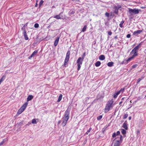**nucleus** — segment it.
I'll return each instance as SVG.
<instances>
[{
    "label": "nucleus",
    "instance_id": "obj_1",
    "mask_svg": "<svg viewBox=\"0 0 146 146\" xmlns=\"http://www.w3.org/2000/svg\"><path fill=\"white\" fill-rule=\"evenodd\" d=\"M70 112V110L67 109L65 111L64 116L62 119V122L61 124L63 127H64L66 125L67 121L69 119Z\"/></svg>",
    "mask_w": 146,
    "mask_h": 146
},
{
    "label": "nucleus",
    "instance_id": "obj_2",
    "mask_svg": "<svg viewBox=\"0 0 146 146\" xmlns=\"http://www.w3.org/2000/svg\"><path fill=\"white\" fill-rule=\"evenodd\" d=\"M113 102V99L110 100L108 102L105 109V112L108 111L111 108H112L113 107L112 104Z\"/></svg>",
    "mask_w": 146,
    "mask_h": 146
},
{
    "label": "nucleus",
    "instance_id": "obj_3",
    "mask_svg": "<svg viewBox=\"0 0 146 146\" xmlns=\"http://www.w3.org/2000/svg\"><path fill=\"white\" fill-rule=\"evenodd\" d=\"M129 12L131 15L137 14L139 13V11H141L140 9H132L130 8H129Z\"/></svg>",
    "mask_w": 146,
    "mask_h": 146
},
{
    "label": "nucleus",
    "instance_id": "obj_4",
    "mask_svg": "<svg viewBox=\"0 0 146 146\" xmlns=\"http://www.w3.org/2000/svg\"><path fill=\"white\" fill-rule=\"evenodd\" d=\"M121 6L120 5H117L114 6L113 8V11L114 13L117 15L118 14V10L121 8Z\"/></svg>",
    "mask_w": 146,
    "mask_h": 146
},
{
    "label": "nucleus",
    "instance_id": "obj_5",
    "mask_svg": "<svg viewBox=\"0 0 146 146\" xmlns=\"http://www.w3.org/2000/svg\"><path fill=\"white\" fill-rule=\"evenodd\" d=\"M22 30H23L24 32L23 33V34L24 36L25 40H27L29 38L27 36V34L26 31L25 29L24 28L22 27L21 29Z\"/></svg>",
    "mask_w": 146,
    "mask_h": 146
},
{
    "label": "nucleus",
    "instance_id": "obj_6",
    "mask_svg": "<svg viewBox=\"0 0 146 146\" xmlns=\"http://www.w3.org/2000/svg\"><path fill=\"white\" fill-rule=\"evenodd\" d=\"M137 51H136L135 49H133L130 52L131 54H133L132 55L135 57L137 56L138 55L137 53Z\"/></svg>",
    "mask_w": 146,
    "mask_h": 146
},
{
    "label": "nucleus",
    "instance_id": "obj_7",
    "mask_svg": "<svg viewBox=\"0 0 146 146\" xmlns=\"http://www.w3.org/2000/svg\"><path fill=\"white\" fill-rule=\"evenodd\" d=\"M62 13V12H61L59 14L54 16L53 17L57 19H62V16H61V14Z\"/></svg>",
    "mask_w": 146,
    "mask_h": 146
},
{
    "label": "nucleus",
    "instance_id": "obj_8",
    "mask_svg": "<svg viewBox=\"0 0 146 146\" xmlns=\"http://www.w3.org/2000/svg\"><path fill=\"white\" fill-rule=\"evenodd\" d=\"M143 31V30H138L137 31H134L133 33V35L135 36H137L138 35L140 34Z\"/></svg>",
    "mask_w": 146,
    "mask_h": 146
},
{
    "label": "nucleus",
    "instance_id": "obj_9",
    "mask_svg": "<svg viewBox=\"0 0 146 146\" xmlns=\"http://www.w3.org/2000/svg\"><path fill=\"white\" fill-rule=\"evenodd\" d=\"M114 146H119L121 143L119 140L114 141Z\"/></svg>",
    "mask_w": 146,
    "mask_h": 146
},
{
    "label": "nucleus",
    "instance_id": "obj_10",
    "mask_svg": "<svg viewBox=\"0 0 146 146\" xmlns=\"http://www.w3.org/2000/svg\"><path fill=\"white\" fill-rule=\"evenodd\" d=\"M28 104V102H26L25 103L23 106L21 108V109L23 111H24L26 108L27 105Z\"/></svg>",
    "mask_w": 146,
    "mask_h": 146
},
{
    "label": "nucleus",
    "instance_id": "obj_11",
    "mask_svg": "<svg viewBox=\"0 0 146 146\" xmlns=\"http://www.w3.org/2000/svg\"><path fill=\"white\" fill-rule=\"evenodd\" d=\"M83 59L81 57H79L77 61V64H82Z\"/></svg>",
    "mask_w": 146,
    "mask_h": 146
},
{
    "label": "nucleus",
    "instance_id": "obj_12",
    "mask_svg": "<svg viewBox=\"0 0 146 146\" xmlns=\"http://www.w3.org/2000/svg\"><path fill=\"white\" fill-rule=\"evenodd\" d=\"M59 38H60L58 36L56 37V39L55 41V42H54V44L55 46H56L57 45L58 42Z\"/></svg>",
    "mask_w": 146,
    "mask_h": 146
},
{
    "label": "nucleus",
    "instance_id": "obj_13",
    "mask_svg": "<svg viewBox=\"0 0 146 146\" xmlns=\"http://www.w3.org/2000/svg\"><path fill=\"white\" fill-rule=\"evenodd\" d=\"M70 53V51L68 50L66 53V57L65 59L69 60Z\"/></svg>",
    "mask_w": 146,
    "mask_h": 146
},
{
    "label": "nucleus",
    "instance_id": "obj_14",
    "mask_svg": "<svg viewBox=\"0 0 146 146\" xmlns=\"http://www.w3.org/2000/svg\"><path fill=\"white\" fill-rule=\"evenodd\" d=\"M126 121H125V122L123 123L122 127H123L125 129L127 130L128 129V127L127 123H126Z\"/></svg>",
    "mask_w": 146,
    "mask_h": 146
},
{
    "label": "nucleus",
    "instance_id": "obj_15",
    "mask_svg": "<svg viewBox=\"0 0 146 146\" xmlns=\"http://www.w3.org/2000/svg\"><path fill=\"white\" fill-rule=\"evenodd\" d=\"M141 45V43H140L137 46H136L135 47V48H134L137 51H138V50H139L140 46Z\"/></svg>",
    "mask_w": 146,
    "mask_h": 146
},
{
    "label": "nucleus",
    "instance_id": "obj_16",
    "mask_svg": "<svg viewBox=\"0 0 146 146\" xmlns=\"http://www.w3.org/2000/svg\"><path fill=\"white\" fill-rule=\"evenodd\" d=\"M33 96L31 95H30L28 96L27 99V102L31 100L33 98Z\"/></svg>",
    "mask_w": 146,
    "mask_h": 146
},
{
    "label": "nucleus",
    "instance_id": "obj_17",
    "mask_svg": "<svg viewBox=\"0 0 146 146\" xmlns=\"http://www.w3.org/2000/svg\"><path fill=\"white\" fill-rule=\"evenodd\" d=\"M5 77L6 76L3 75L1 78V79H0V84H1V83L5 80Z\"/></svg>",
    "mask_w": 146,
    "mask_h": 146
},
{
    "label": "nucleus",
    "instance_id": "obj_18",
    "mask_svg": "<svg viewBox=\"0 0 146 146\" xmlns=\"http://www.w3.org/2000/svg\"><path fill=\"white\" fill-rule=\"evenodd\" d=\"M99 59L100 60H103L105 59V56L104 55H101L99 56Z\"/></svg>",
    "mask_w": 146,
    "mask_h": 146
},
{
    "label": "nucleus",
    "instance_id": "obj_19",
    "mask_svg": "<svg viewBox=\"0 0 146 146\" xmlns=\"http://www.w3.org/2000/svg\"><path fill=\"white\" fill-rule=\"evenodd\" d=\"M114 63L112 62H109L107 63V65L109 67H111L113 66Z\"/></svg>",
    "mask_w": 146,
    "mask_h": 146
},
{
    "label": "nucleus",
    "instance_id": "obj_20",
    "mask_svg": "<svg viewBox=\"0 0 146 146\" xmlns=\"http://www.w3.org/2000/svg\"><path fill=\"white\" fill-rule=\"evenodd\" d=\"M62 95L60 94L59 96L58 99L57 101L58 102H59L62 100Z\"/></svg>",
    "mask_w": 146,
    "mask_h": 146
},
{
    "label": "nucleus",
    "instance_id": "obj_21",
    "mask_svg": "<svg viewBox=\"0 0 146 146\" xmlns=\"http://www.w3.org/2000/svg\"><path fill=\"white\" fill-rule=\"evenodd\" d=\"M101 64V62L99 61H97L95 64V65L96 67H98Z\"/></svg>",
    "mask_w": 146,
    "mask_h": 146
},
{
    "label": "nucleus",
    "instance_id": "obj_22",
    "mask_svg": "<svg viewBox=\"0 0 146 146\" xmlns=\"http://www.w3.org/2000/svg\"><path fill=\"white\" fill-rule=\"evenodd\" d=\"M124 22H125L123 20L121 21V23L119 24V26L120 27H121V28L123 27V23H124Z\"/></svg>",
    "mask_w": 146,
    "mask_h": 146
},
{
    "label": "nucleus",
    "instance_id": "obj_23",
    "mask_svg": "<svg viewBox=\"0 0 146 146\" xmlns=\"http://www.w3.org/2000/svg\"><path fill=\"white\" fill-rule=\"evenodd\" d=\"M86 29H87V26L85 25L82 29V32H84L86 31Z\"/></svg>",
    "mask_w": 146,
    "mask_h": 146
},
{
    "label": "nucleus",
    "instance_id": "obj_24",
    "mask_svg": "<svg viewBox=\"0 0 146 146\" xmlns=\"http://www.w3.org/2000/svg\"><path fill=\"white\" fill-rule=\"evenodd\" d=\"M128 114L127 113V112L126 113L124 114L123 115V119H126L127 117L128 116Z\"/></svg>",
    "mask_w": 146,
    "mask_h": 146
},
{
    "label": "nucleus",
    "instance_id": "obj_25",
    "mask_svg": "<svg viewBox=\"0 0 146 146\" xmlns=\"http://www.w3.org/2000/svg\"><path fill=\"white\" fill-rule=\"evenodd\" d=\"M75 13V12L74 11H70L69 12H68V14L70 15H71L73 14H74Z\"/></svg>",
    "mask_w": 146,
    "mask_h": 146
},
{
    "label": "nucleus",
    "instance_id": "obj_26",
    "mask_svg": "<svg viewBox=\"0 0 146 146\" xmlns=\"http://www.w3.org/2000/svg\"><path fill=\"white\" fill-rule=\"evenodd\" d=\"M135 57V56H134L133 55H132V56L131 57L127 59V61L129 62L133 58Z\"/></svg>",
    "mask_w": 146,
    "mask_h": 146
},
{
    "label": "nucleus",
    "instance_id": "obj_27",
    "mask_svg": "<svg viewBox=\"0 0 146 146\" xmlns=\"http://www.w3.org/2000/svg\"><path fill=\"white\" fill-rule=\"evenodd\" d=\"M23 111L22 110H21V109L20 108L17 111V113L18 114H21Z\"/></svg>",
    "mask_w": 146,
    "mask_h": 146
},
{
    "label": "nucleus",
    "instance_id": "obj_28",
    "mask_svg": "<svg viewBox=\"0 0 146 146\" xmlns=\"http://www.w3.org/2000/svg\"><path fill=\"white\" fill-rule=\"evenodd\" d=\"M121 132L123 135H125L126 133V131L125 129H121Z\"/></svg>",
    "mask_w": 146,
    "mask_h": 146
},
{
    "label": "nucleus",
    "instance_id": "obj_29",
    "mask_svg": "<svg viewBox=\"0 0 146 146\" xmlns=\"http://www.w3.org/2000/svg\"><path fill=\"white\" fill-rule=\"evenodd\" d=\"M68 61H69L68 60L65 59L64 60V66H65L66 64L68 62Z\"/></svg>",
    "mask_w": 146,
    "mask_h": 146
},
{
    "label": "nucleus",
    "instance_id": "obj_30",
    "mask_svg": "<svg viewBox=\"0 0 146 146\" xmlns=\"http://www.w3.org/2000/svg\"><path fill=\"white\" fill-rule=\"evenodd\" d=\"M38 52L37 50H35L31 54V55L33 56L35 54H37Z\"/></svg>",
    "mask_w": 146,
    "mask_h": 146
},
{
    "label": "nucleus",
    "instance_id": "obj_31",
    "mask_svg": "<svg viewBox=\"0 0 146 146\" xmlns=\"http://www.w3.org/2000/svg\"><path fill=\"white\" fill-rule=\"evenodd\" d=\"M32 123L33 124H36L37 123L35 119H33L32 120Z\"/></svg>",
    "mask_w": 146,
    "mask_h": 146
},
{
    "label": "nucleus",
    "instance_id": "obj_32",
    "mask_svg": "<svg viewBox=\"0 0 146 146\" xmlns=\"http://www.w3.org/2000/svg\"><path fill=\"white\" fill-rule=\"evenodd\" d=\"M82 64H77V66H78L77 70H78L79 71L80 70V68H81L80 66Z\"/></svg>",
    "mask_w": 146,
    "mask_h": 146
},
{
    "label": "nucleus",
    "instance_id": "obj_33",
    "mask_svg": "<svg viewBox=\"0 0 146 146\" xmlns=\"http://www.w3.org/2000/svg\"><path fill=\"white\" fill-rule=\"evenodd\" d=\"M128 62L127 61V60H125L123 61L121 63V64H126Z\"/></svg>",
    "mask_w": 146,
    "mask_h": 146
},
{
    "label": "nucleus",
    "instance_id": "obj_34",
    "mask_svg": "<svg viewBox=\"0 0 146 146\" xmlns=\"http://www.w3.org/2000/svg\"><path fill=\"white\" fill-rule=\"evenodd\" d=\"M102 117V115H100L98 116L97 118V119L98 120H100Z\"/></svg>",
    "mask_w": 146,
    "mask_h": 146
},
{
    "label": "nucleus",
    "instance_id": "obj_35",
    "mask_svg": "<svg viewBox=\"0 0 146 146\" xmlns=\"http://www.w3.org/2000/svg\"><path fill=\"white\" fill-rule=\"evenodd\" d=\"M92 129V128L91 127L87 131V132L86 133H85V134H86L87 135L88 134V133L89 132H90L91 131Z\"/></svg>",
    "mask_w": 146,
    "mask_h": 146
},
{
    "label": "nucleus",
    "instance_id": "obj_36",
    "mask_svg": "<svg viewBox=\"0 0 146 146\" xmlns=\"http://www.w3.org/2000/svg\"><path fill=\"white\" fill-rule=\"evenodd\" d=\"M5 139H3V141L0 143V146L2 145L5 143Z\"/></svg>",
    "mask_w": 146,
    "mask_h": 146
},
{
    "label": "nucleus",
    "instance_id": "obj_37",
    "mask_svg": "<svg viewBox=\"0 0 146 146\" xmlns=\"http://www.w3.org/2000/svg\"><path fill=\"white\" fill-rule=\"evenodd\" d=\"M34 27L35 28H37L39 27V25L38 23H36L34 25Z\"/></svg>",
    "mask_w": 146,
    "mask_h": 146
},
{
    "label": "nucleus",
    "instance_id": "obj_38",
    "mask_svg": "<svg viewBox=\"0 0 146 146\" xmlns=\"http://www.w3.org/2000/svg\"><path fill=\"white\" fill-rule=\"evenodd\" d=\"M120 142H121V143L122 141V140H123V137H122V135H120Z\"/></svg>",
    "mask_w": 146,
    "mask_h": 146
},
{
    "label": "nucleus",
    "instance_id": "obj_39",
    "mask_svg": "<svg viewBox=\"0 0 146 146\" xmlns=\"http://www.w3.org/2000/svg\"><path fill=\"white\" fill-rule=\"evenodd\" d=\"M137 64H135V65H133L132 66V68H135L137 67Z\"/></svg>",
    "mask_w": 146,
    "mask_h": 146
},
{
    "label": "nucleus",
    "instance_id": "obj_40",
    "mask_svg": "<svg viewBox=\"0 0 146 146\" xmlns=\"http://www.w3.org/2000/svg\"><path fill=\"white\" fill-rule=\"evenodd\" d=\"M117 135H116V133L115 132H114V133H113L112 135V137H115Z\"/></svg>",
    "mask_w": 146,
    "mask_h": 146
},
{
    "label": "nucleus",
    "instance_id": "obj_41",
    "mask_svg": "<svg viewBox=\"0 0 146 146\" xmlns=\"http://www.w3.org/2000/svg\"><path fill=\"white\" fill-rule=\"evenodd\" d=\"M43 1L42 0H41L39 3V6H40L41 5L43 4Z\"/></svg>",
    "mask_w": 146,
    "mask_h": 146
},
{
    "label": "nucleus",
    "instance_id": "obj_42",
    "mask_svg": "<svg viewBox=\"0 0 146 146\" xmlns=\"http://www.w3.org/2000/svg\"><path fill=\"white\" fill-rule=\"evenodd\" d=\"M105 16L107 17H109L110 16V14L109 13L106 12L105 14Z\"/></svg>",
    "mask_w": 146,
    "mask_h": 146
},
{
    "label": "nucleus",
    "instance_id": "obj_43",
    "mask_svg": "<svg viewBox=\"0 0 146 146\" xmlns=\"http://www.w3.org/2000/svg\"><path fill=\"white\" fill-rule=\"evenodd\" d=\"M124 89H125V88H121L120 90H119V91L120 92H123L124 91Z\"/></svg>",
    "mask_w": 146,
    "mask_h": 146
},
{
    "label": "nucleus",
    "instance_id": "obj_44",
    "mask_svg": "<svg viewBox=\"0 0 146 146\" xmlns=\"http://www.w3.org/2000/svg\"><path fill=\"white\" fill-rule=\"evenodd\" d=\"M24 121H22L21 122L19 123V126H21L23 125V123Z\"/></svg>",
    "mask_w": 146,
    "mask_h": 146
},
{
    "label": "nucleus",
    "instance_id": "obj_45",
    "mask_svg": "<svg viewBox=\"0 0 146 146\" xmlns=\"http://www.w3.org/2000/svg\"><path fill=\"white\" fill-rule=\"evenodd\" d=\"M141 80V79L140 78H138L137 80V83L138 84V83H139Z\"/></svg>",
    "mask_w": 146,
    "mask_h": 146
},
{
    "label": "nucleus",
    "instance_id": "obj_46",
    "mask_svg": "<svg viewBox=\"0 0 146 146\" xmlns=\"http://www.w3.org/2000/svg\"><path fill=\"white\" fill-rule=\"evenodd\" d=\"M108 34L109 35H112V33L111 31H108Z\"/></svg>",
    "mask_w": 146,
    "mask_h": 146
},
{
    "label": "nucleus",
    "instance_id": "obj_47",
    "mask_svg": "<svg viewBox=\"0 0 146 146\" xmlns=\"http://www.w3.org/2000/svg\"><path fill=\"white\" fill-rule=\"evenodd\" d=\"M85 56V53H84V54L82 55V58L83 59V60L84 59V58Z\"/></svg>",
    "mask_w": 146,
    "mask_h": 146
},
{
    "label": "nucleus",
    "instance_id": "obj_48",
    "mask_svg": "<svg viewBox=\"0 0 146 146\" xmlns=\"http://www.w3.org/2000/svg\"><path fill=\"white\" fill-rule=\"evenodd\" d=\"M140 131L139 130H137V135H138L140 133Z\"/></svg>",
    "mask_w": 146,
    "mask_h": 146
},
{
    "label": "nucleus",
    "instance_id": "obj_49",
    "mask_svg": "<svg viewBox=\"0 0 146 146\" xmlns=\"http://www.w3.org/2000/svg\"><path fill=\"white\" fill-rule=\"evenodd\" d=\"M116 134L117 135H119L120 134V131H117L116 132Z\"/></svg>",
    "mask_w": 146,
    "mask_h": 146
},
{
    "label": "nucleus",
    "instance_id": "obj_50",
    "mask_svg": "<svg viewBox=\"0 0 146 146\" xmlns=\"http://www.w3.org/2000/svg\"><path fill=\"white\" fill-rule=\"evenodd\" d=\"M131 37V35L130 34H128L127 35V38H130Z\"/></svg>",
    "mask_w": 146,
    "mask_h": 146
},
{
    "label": "nucleus",
    "instance_id": "obj_51",
    "mask_svg": "<svg viewBox=\"0 0 146 146\" xmlns=\"http://www.w3.org/2000/svg\"><path fill=\"white\" fill-rule=\"evenodd\" d=\"M117 96H118L116 95V94H115L114 95L113 98H115L117 97Z\"/></svg>",
    "mask_w": 146,
    "mask_h": 146
},
{
    "label": "nucleus",
    "instance_id": "obj_52",
    "mask_svg": "<svg viewBox=\"0 0 146 146\" xmlns=\"http://www.w3.org/2000/svg\"><path fill=\"white\" fill-rule=\"evenodd\" d=\"M120 92L119 91L117 92V93H115V94H116V95L118 96L120 94Z\"/></svg>",
    "mask_w": 146,
    "mask_h": 146
},
{
    "label": "nucleus",
    "instance_id": "obj_53",
    "mask_svg": "<svg viewBox=\"0 0 146 146\" xmlns=\"http://www.w3.org/2000/svg\"><path fill=\"white\" fill-rule=\"evenodd\" d=\"M33 56L31 55L30 56H29V58H28L29 59H31L32 57H33Z\"/></svg>",
    "mask_w": 146,
    "mask_h": 146
},
{
    "label": "nucleus",
    "instance_id": "obj_54",
    "mask_svg": "<svg viewBox=\"0 0 146 146\" xmlns=\"http://www.w3.org/2000/svg\"><path fill=\"white\" fill-rule=\"evenodd\" d=\"M61 122V120H60V121H58V125L60 124V123Z\"/></svg>",
    "mask_w": 146,
    "mask_h": 146
},
{
    "label": "nucleus",
    "instance_id": "obj_55",
    "mask_svg": "<svg viewBox=\"0 0 146 146\" xmlns=\"http://www.w3.org/2000/svg\"><path fill=\"white\" fill-rule=\"evenodd\" d=\"M131 116L129 117V120H130L131 119Z\"/></svg>",
    "mask_w": 146,
    "mask_h": 146
},
{
    "label": "nucleus",
    "instance_id": "obj_56",
    "mask_svg": "<svg viewBox=\"0 0 146 146\" xmlns=\"http://www.w3.org/2000/svg\"><path fill=\"white\" fill-rule=\"evenodd\" d=\"M122 101L120 102L119 103V105H121V104L122 103Z\"/></svg>",
    "mask_w": 146,
    "mask_h": 146
},
{
    "label": "nucleus",
    "instance_id": "obj_57",
    "mask_svg": "<svg viewBox=\"0 0 146 146\" xmlns=\"http://www.w3.org/2000/svg\"><path fill=\"white\" fill-rule=\"evenodd\" d=\"M37 6H38V4H37V2H36V5H35V7H37Z\"/></svg>",
    "mask_w": 146,
    "mask_h": 146
},
{
    "label": "nucleus",
    "instance_id": "obj_58",
    "mask_svg": "<svg viewBox=\"0 0 146 146\" xmlns=\"http://www.w3.org/2000/svg\"><path fill=\"white\" fill-rule=\"evenodd\" d=\"M117 38V36H115V38Z\"/></svg>",
    "mask_w": 146,
    "mask_h": 146
},
{
    "label": "nucleus",
    "instance_id": "obj_59",
    "mask_svg": "<svg viewBox=\"0 0 146 146\" xmlns=\"http://www.w3.org/2000/svg\"><path fill=\"white\" fill-rule=\"evenodd\" d=\"M123 98H122V100L123 99Z\"/></svg>",
    "mask_w": 146,
    "mask_h": 146
},
{
    "label": "nucleus",
    "instance_id": "obj_60",
    "mask_svg": "<svg viewBox=\"0 0 146 146\" xmlns=\"http://www.w3.org/2000/svg\"><path fill=\"white\" fill-rule=\"evenodd\" d=\"M51 18H52V17H51L50 18V19Z\"/></svg>",
    "mask_w": 146,
    "mask_h": 146
},
{
    "label": "nucleus",
    "instance_id": "obj_61",
    "mask_svg": "<svg viewBox=\"0 0 146 146\" xmlns=\"http://www.w3.org/2000/svg\"><path fill=\"white\" fill-rule=\"evenodd\" d=\"M51 18H52V17H51L50 18V19Z\"/></svg>",
    "mask_w": 146,
    "mask_h": 146
},
{
    "label": "nucleus",
    "instance_id": "obj_62",
    "mask_svg": "<svg viewBox=\"0 0 146 146\" xmlns=\"http://www.w3.org/2000/svg\"><path fill=\"white\" fill-rule=\"evenodd\" d=\"M51 18H52V17H51L50 18V19Z\"/></svg>",
    "mask_w": 146,
    "mask_h": 146
}]
</instances>
